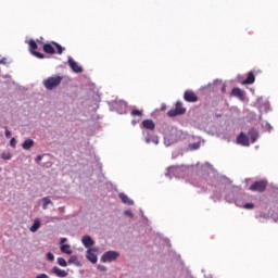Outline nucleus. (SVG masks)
<instances>
[{
    "label": "nucleus",
    "instance_id": "f257e3e1",
    "mask_svg": "<svg viewBox=\"0 0 278 278\" xmlns=\"http://www.w3.org/2000/svg\"><path fill=\"white\" fill-rule=\"evenodd\" d=\"M63 80L62 76L59 75H53L48 77L45 81H43V86L47 90L51 91L55 88H58L61 84V81Z\"/></svg>",
    "mask_w": 278,
    "mask_h": 278
},
{
    "label": "nucleus",
    "instance_id": "f03ea898",
    "mask_svg": "<svg viewBox=\"0 0 278 278\" xmlns=\"http://www.w3.org/2000/svg\"><path fill=\"white\" fill-rule=\"evenodd\" d=\"M186 113V108L182 102H176L175 109L168 111L167 115L169 117H176Z\"/></svg>",
    "mask_w": 278,
    "mask_h": 278
},
{
    "label": "nucleus",
    "instance_id": "7ed1b4c3",
    "mask_svg": "<svg viewBox=\"0 0 278 278\" xmlns=\"http://www.w3.org/2000/svg\"><path fill=\"white\" fill-rule=\"evenodd\" d=\"M266 187H267V181L266 180H258V181H255L251 185L250 190L252 192L262 193L266 190Z\"/></svg>",
    "mask_w": 278,
    "mask_h": 278
},
{
    "label": "nucleus",
    "instance_id": "20e7f679",
    "mask_svg": "<svg viewBox=\"0 0 278 278\" xmlns=\"http://www.w3.org/2000/svg\"><path fill=\"white\" fill-rule=\"evenodd\" d=\"M117 257L118 253L116 251H108L102 254V258H100V261H102V263H110L117 260Z\"/></svg>",
    "mask_w": 278,
    "mask_h": 278
},
{
    "label": "nucleus",
    "instance_id": "39448f33",
    "mask_svg": "<svg viewBox=\"0 0 278 278\" xmlns=\"http://www.w3.org/2000/svg\"><path fill=\"white\" fill-rule=\"evenodd\" d=\"M29 45V51L33 55H35L36 58L42 60L45 58V55L40 52H37V49H38V45L36 43L35 40H29L28 42Z\"/></svg>",
    "mask_w": 278,
    "mask_h": 278
},
{
    "label": "nucleus",
    "instance_id": "423d86ee",
    "mask_svg": "<svg viewBox=\"0 0 278 278\" xmlns=\"http://www.w3.org/2000/svg\"><path fill=\"white\" fill-rule=\"evenodd\" d=\"M184 99L189 103H195L199 100L197 93L193 90H186Z\"/></svg>",
    "mask_w": 278,
    "mask_h": 278
},
{
    "label": "nucleus",
    "instance_id": "0eeeda50",
    "mask_svg": "<svg viewBox=\"0 0 278 278\" xmlns=\"http://www.w3.org/2000/svg\"><path fill=\"white\" fill-rule=\"evenodd\" d=\"M67 242V238H61L60 240V250L63 254H66V255H72L73 254V251L71 250V245L70 244H65Z\"/></svg>",
    "mask_w": 278,
    "mask_h": 278
},
{
    "label": "nucleus",
    "instance_id": "6e6552de",
    "mask_svg": "<svg viewBox=\"0 0 278 278\" xmlns=\"http://www.w3.org/2000/svg\"><path fill=\"white\" fill-rule=\"evenodd\" d=\"M68 66L73 70L74 73H83L84 68L80 66L76 61H74L72 58L67 59Z\"/></svg>",
    "mask_w": 278,
    "mask_h": 278
},
{
    "label": "nucleus",
    "instance_id": "1a4fd4ad",
    "mask_svg": "<svg viewBox=\"0 0 278 278\" xmlns=\"http://www.w3.org/2000/svg\"><path fill=\"white\" fill-rule=\"evenodd\" d=\"M140 127L153 131L155 129V123L151 118H146L142 121Z\"/></svg>",
    "mask_w": 278,
    "mask_h": 278
},
{
    "label": "nucleus",
    "instance_id": "9d476101",
    "mask_svg": "<svg viewBox=\"0 0 278 278\" xmlns=\"http://www.w3.org/2000/svg\"><path fill=\"white\" fill-rule=\"evenodd\" d=\"M237 143L243 147H249L250 146L249 137L244 132H240L239 136L237 137Z\"/></svg>",
    "mask_w": 278,
    "mask_h": 278
},
{
    "label": "nucleus",
    "instance_id": "9b49d317",
    "mask_svg": "<svg viewBox=\"0 0 278 278\" xmlns=\"http://www.w3.org/2000/svg\"><path fill=\"white\" fill-rule=\"evenodd\" d=\"M98 250L97 249H89L87 251V258L92 263L97 264L98 263V255H97Z\"/></svg>",
    "mask_w": 278,
    "mask_h": 278
},
{
    "label": "nucleus",
    "instance_id": "f8f14e48",
    "mask_svg": "<svg viewBox=\"0 0 278 278\" xmlns=\"http://www.w3.org/2000/svg\"><path fill=\"white\" fill-rule=\"evenodd\" d=\"M231 96L239 98L241 101H243L245 98L244 91L240 87H233L231 91Z\"/></svg>",
    "mask_w": 278,
    "mask_h": 278
},
{
    "label": "nucleus",
    "instance_id": "ddd939ff",
    "mask_svg": "<svg viewBox=\"0 0 278 278\" xmlns=\"http://www.w3.org/2000/svg\"><path fill=\"white\" fill-rule=\"evenodd\" d=\"M51 273L56 275L60 278H65L68 276V271L61 269L58 266L52 267Z\"/></svg>",
    "mask_w": 278,
    "mask_h": 278
},
{
    "label": "nucleus",
    "instance_id": "4468645a",
    "mask_svg": "<svg viewBox=\"0 0 278 278\" xmlns=\"http://www.w3.org/2000/svg\"><path fill=\"white\" fill-rule=\"evenodd\" d=\"M81 243L84 244L85 248L90 249V247H92L94 242L89 235H85L81 238Z\"/></svg>",
    "mask_w": 278,
    "mask_h": 278
},
{
    "label": "nucleus",
    "instance_id": "2eb2a0df",
    "mask_svg": "<svg viewBox=\"0 0 278 278\" xmlns=\"http://www.w3.org/2000/svg\"><path fill=\"white\" fill-rule=\"evenodd\" d=\"M255 83V74L249 72L247 79L242 80V85H252Z\"/></svg>",
    "mask_w": 278,
    "mask_h": 278
},
{
    "label": "nucleus",
    "instance_id": "dca6fc26",
    "mask_svg": "<svg viewBox=\"0 0 278 278\" xmlns=\"http://www.w3.org/2000/svg\"><path fill=\"white\" fill-rule=\"evenodd\" d=\"M43 51L48 54H54L55 53V48L53 47L52 43H45L43 45Z\"/></svg>",
    "mask_w": 278,
    "mask_h": 278
},
{
    "label": "nucleus",
    "instance_id": "f3484780",
    "mask_svg": "<svg viewBox=\"0 0 278 278\" xmlns=\"http://www.w3.org/2000/svg\"><path fill=\"white\" fill-rule=\"evenodd\" d=\"M249 137H250L252 143H255L256 140L258 139V132L255 129H251L249 131Z\"/></svg>",
    "mask_w": 278,
    "mask_h": 278
},
{
    "label": "nucleus",
    "instance_id": "a211bd4d",
    "mask_svg": "<svg viewBox=\"0 0 278 278\" xmlns=\"http://www.w3.org/2000/svg\"><path fill=\"white\" fill-rule=\"evenodd\" d=\"M119 198L122 199L123 203L128 204V205H132L134 201L129 199V197L125 193H121Z\"/></svg>",
    "mask_w": 278,
    "mask_h": 278
},
{
    "label": "nucleus",
    "instance_id": "6ab92c4d",
    "mask_svg": "<svg viewBox=\"0 0 278 278\" xmlns=\"http://www.w3.org/2000/svg\"><path fill=\"white\" fill-rule=\"evenodd\" d=\"M34 140L26 139L25 142L22 144V149L29 150L31 147H34Z\"/></svg>",
    "mask_w": 278,
    "mask_h": 278
},
{
    "label": "nucleus",
    "instance_id": "aec40b11",
    "mask_svg": "<svg viewBox=\"0 0 278 278\" xmlns=\"http://www.w3.org/2000/svg\"><path fill=\"white\" fill-rule=\"evenodd\" d=\"M40 228V219H34V224L30 227L31 232H36Z\"/></svg>",
    "mask_w": 278,
    "mask_h": 278
},
{
    "label": "nucleus",
    "instance_id": "412c9836",
    "mask_svg": "<svg viewBox=\"0 0 278 278\" xmlns=\"http://www.w3.org/2000/svg\"><path fill=\"white\" fill-rule=\"evenodd\" d=\"M42 201H43V205H42V208L46 211L47 208H48V206L51 204V205H53V202L51 201V199L50 198H43L42 199Z\"/></svg>",
    "mask_w": 278,
    "mask_h": 278
},
{
    "label": "nucleus",
    "instance_id": "4be33fe9",
    "mask_svg": "<svg viewBox=\"0 0 278 278\" xmlns=\"http://www.w3.org/2000/svg\"><path fill=\"white\" fill-rule=\"evenodd\" d=\"M68 265H79V261L77 260V257L75 255L70 256L68 261H67Z\"/></svg>",
    "mask_w": 278,
    "mask_h": 278
},
{
    "label": "nucleus",
    "instance_id": "5701e85b",
    "mask_svg": "<svg viewBox=\"0 0 278 278\" xmlns=\"http://www.w3.org/2000/svg\"><path fill=\"white\" fill-rule=\"evenodd\" d=\"M144 141H146V143H151V142H153L155 144L159 143L157 139L156 138H152L150 135L144 138Z\"/></svg>",
    "mask_w": 278,
    "mask_h": 278
},
{
    "label": "nucleus",
    "instance_id": "b1692460",
    "mask_svg": "<svg viewBox=\"0 0 278 278\" xmlns=\"http://www.w3.org/2000/svg\"><path fill=\"white\" fill-rule=\"evenodd\" d=\"M130 115H131L132 117H136V116L142 117V111H139V110H137V109L131 110Z\"/></svg>",
    "mask_w": 278,
    "mask_h": 278
},
{
    "label": "nucleus",
    "instance_id": "393cba45",
    "mask_svg": "<svg viewBox=\"0 0 278 278\" xmlns=\"http://www.w3.org/2000/svg\"><path fill=\"white\" fill-rule=\"evenodd\" d=\"M58 264L61 266V267H67V262L65 258L63 257H59L58 258Z\"/></svg>",
    "mask_w": 278,
    "mask_h": 278
},
{
    "label": "nucleus",
    "instance_id": "a878e982",
    "mask_svg": "<svg viewBox=\"0 0 278 278\" xmlns=\"http://www.w3.org/2000/svg\"><path fill=\"white\" fill-rule=\"evenodd\" d=\"M51 45L54 46V48H56L58 54H62L63 49H62L61 45L55 43V42H52Z\"/></svg>",
    "mask_w": 278,
    "mask_h": 278
},
{
    "label": "nucleus",
    "instance_id": "bb28decb",
    "mask_svg": "<svg viewBox=\"0 0 278 278\" xmlns=\"http://www.w3.org/2000/svg\"><path fill=\"white\" fill-rule=\"evenodd\" d=\"M47 260L53 262L55 260L54 254L52 252L47 253Z\"/></svg>",
    "mask_w": 278,
    "mask_h": 278
},
{
    "label": "nucleus",
    "instance_id": "cd10ccee",
    "mask_svg": "<svg viewBox=\"0 0 278 278\" xmlns=\"http://www.w3.org/2000/svg\"><path fill=\"white\" fill-rule=\"evenodd\" d=\"M1 157H2L3 160H10V159L12 157V155H11L10 153H3V154L1 155Z\"/></svg>",
    "mask_w": 278,
    "mask_h": 278
},
{
    "label": "nucleus",
    "instance_id": "c85d7f7f",
    "mask_svg": "<svg viewBox=\"0 0 278 278\" xmlns=\"http://www.w3.org/2000/svg\"><path fill=\"white\" fill-rule=\"evenodd\" d=\"M243 207H245L247 210H252L255 207V205L252 203H247L245 205H243Z\"/></svg>",
    "mask_w": 278,
    "mask_h": 278
},
{
    "label": "nucleus",
    "instance_id": "c756f323",
    "mask_svg": "<svg viewBox=\"0 0 278 278\" xmlns=\"http://www.w3.org/2000/svg\"><path fill=\"white\" fill-rule=\"evenodd\" d=\"M98 270L105 273L106 271V267L104 265H98Z\"/></svg>",
    "mask_w": 278,
    "mask_h": 278
},
{
    "label": "nucleus",
    "instance_id": "7c9ffc66",
    "mask_svg": "<svg viewBox=\"0 0 278 278\" xmlns=\"http://www.w3.org/2000/svg\"><path fill=\"white\" fill-rule=\"evenodd\" d=\"M11 147L15 148L16 147V139L12 138L10 141Z\"/></svg>",
    "mask_w": 278,
    "mask_h": 278
},
{
    "label": "nucleus",
    "instance_id": "2f4dec72",
    "mask_svg": "<svg viewBox=\"0 0 278 278\" xmlns=\"http://www.w3.org/2000/svg\"><path fill=\"white\" fill-rule=\"evenodd\" d=\"M36 278H50V277L47 276L46 274H40V275L36 276Z\"/></svg>",
    "mask_w": 278,
    "mask_h": 278
},
{
    "label": "nucleus",
    "instance_id": "473e14b6",
    "mask_svg": "<svg viewBox=\"0 0 278 278\" xmlns=\"http://www.w3.org/2000/svg\"><path fill=\"white\" fill-rule=\"evenodd\" d=\"M4 136L9 139L11 137V132L8 129H5Z\"/></svg>",
    "mask_w": 278,
    "mask_h": 278
},
{
    "label": "nucleus",
    "instance_id": "72a5a7b5",
    "mask_svg": "<svg viewBox=\"0 0 278 278\" xmlns=\"http://www.w3.org/2000/svg\"><path fill=\"white\" fill-rule=\"evenodd\" d=\"M220 91H222V93H226V85H223Z\"/></svg>",
    "mask_w": 278,
    "mask_h": 278
},
{
    "label": "nucleus",
    "instance_id": "f704fd0d",
    "mask_svg": "<svg viewBox=\"0 0 278 278\" xmlns=\"http://www.w3.org/2000/svg\"><path fill=\"white\" fill-rule=\"evenodd\" d=\"M1 64L5 65V64H7V59H1L0 65H1Z\"/></svg>",
    "mask_w": 278,
    "mask_h": 278
},
{
    "label": "nucleus",
    "instance_id": "c9c22d12",
    "mask_svg": "<svg viewBox=\"0 0 278 278\" xmlns=\"http://www.w3.org/2000/svg\"><path fill=\"white\" fill-rule=\"evenodd\" d=\"M41 159H42V157H41L40 155H39V156H37V157H36V162H40V161H41Z\"/></svg>",
    "mask_w": 278,
    "mask_h": 278
},
{
    "label": "nucleus",
    "instance_id": "e433bc0d",
    "mask_svg": "<svg viewBox=\"0 0 278 278\" xmlns=\"http://www.w3.org/2000/svg\"><path fill=\"white\" fill-rule=\"evenodd\" d=\"M161 110H164V108H163V106H161Z\"/></svg>",
    "mask_w": 278,
    "mask_h": 278
}]
</instances>
